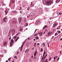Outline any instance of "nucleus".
<instances>
[{
    "mask_svg": "<svg viewBox=\"0 0 62 62\" xmlns=\"http://www.w3.org/2000/svg\"><path fill=\"white\" fill-rule=\"evenodd\" d=\"M8 21V19L6 17H5L3 19V22H6Z\"/></svg>",
    "mask_w": 62,
    "mask_h": 62,
    "instance_id": "obj_1",
    "label": "nucleus"
},
{
    "mask_svg": "<svg viewBox=\"0 0 62 62\" xmlns=\"http://www.w3.org/2000/svg\"><path fill=\"white\" fill-rule=\"evenodd\" d=\"M52 2V1H48L47 2V6H50V5H51L52 4V3H51Z\"/></svg>",
    "mask_w": 62,
    "mask_h": 62,
    "instance_id": "obj_2",
    "label": "nucleus"
},
{
    "mask_svg": "<svg viewBox=\"0 0 62 62\" xmlns=\"http://www.w3.org/2000/svg\"><path fill=\"white\" fill-rule=\"evenodd\" d=\"M51 33H50V32L49 31L48 33H47V34H46L45 35L46 37H49V36H51Z\"/></svg>",
    "mask_w": 62,
    "mask_h": 62,
    "instance_id": "obj_3",
    "label": "nucleus"
},
{
    "mask_svg": "<svg viewBox=\"0 0 62 62\" xmlns=\"http://www.w3.org/2000/svg\"><path fill=\"white\" fill-rule=\"evenodd\" d=\"M46 53V51H45V50L44 51V53H43V56H42V60L43 59V58H44V56H45V53Z\"/></svg>",
    "mask_w": 62,
    "mask_h": 62,
    "instance_id": "obj_4",
    "label": "nucleus"
},
{
    "mask_svg": "<svg viewBox=\"0 0 62 62\" xmlns=\"http://www.w3.org/2000/svg\"><path fill=\"white\" fill-rule=\"evenodd\" d=\"M12 42L13 43H14V40H13L11 39V41L10 42V47H11L12 46Z\"/></svg>",
    "mask_w": 62,
    "mask_h": 62,
    "instance_id": "obj_5",
    "label": "nucleus"
},
{
    "mask_svg": "<svg viewBox=\"0 0 62 62\" xmlns=\"http://www.w3.org/2000/svg\"><path fill=\"white\" fill-rule=\"evenodd\" d=\"M56 25H57V23H55L53 24V27H54V28H55V27Z\"/></svg>",
    "mask_w": 62,
    "mask_h": 62,
    "instance_id": "obj_6",
    "label": "nucleus"
},
{
    "mask_svg": "<svg viewBox=\"0 0 62 62\" xmlns=\"http://www.w3.org/2000/svg\"><path fill=\"white\" fill-rule=\"evenodd\" d=\"M11 32H12L13 34L15 33V30L14 29H12L11 30Z\"/></svg>",
    "mask_w": 62,
    "mask_h": 62,
    "instance_id": "obj_7",
    "label": "nucleus"
},
{
    "mask_svg": "<svg viewBox=\"0 0 62 62\" xmlns=\"http://www.w3.org/2000/svg\"><path fill=\"white\" fill-rule=\"evenodd\" d=\"M14 2V0H11L10 4L11 5L12 4H13Z\"/></svg>",
    "mask_w": 62,
    "mask_h": 62,
    "instance_id": "obj_8",
    "label": "nucleus"
},
{
    "mask_svg": "<svg viewBox=\"0 0 62 62\" xmlns=\"http://www.w3.org/2000/svg\"><path fill=\"white\" fill-rule=\"evenodd\" d=\"M22 18L21 17L20 18L18 19L19 22V23H20V22H21V21H22Z\"/></svg>",
    "mask_w": 62,
    "mask_h": 62,
    "instance_id": "obj_9",
    "label": "nucleus"
},
{
    "mask_svg": "<svg viewBox=\"0 0 62 62\" xmlns=\"http://www.w3.org/2000/svg\"><path fill=\"white\" fill-rule=\"evenodd\" d=\"M47 25L45 26H44L43 28V29H46V28H47Z\"/></svg>",
    "mask_w": 62,
    "mask_h": 62,
    "instance_id": "obj_10",
    "label": "nucleus"
},
{
    "mask_svg": "<svg viewBox=\"0 0 62 62\" xmlns=\"http://www.w3.org/2000/svg\"><path fill=\"white\" fill-rule=\"evenodd\" d=\"M13 23H17L16 20H15V21H12Z\"/></svg>",
    "mask_w": 62,
    "mask_h": 62,
    "instance_id": "obj_11",
    "label": "nucleus"
},
{
    "mask_svg": "<svg viewBox=\"0 0 62 62\" xmlns=\"http://www.w3.org/2000/svg\"><path fill=\"white\" fill-rule=\"evenodd\" d=\"M5 12L6 13V14L7 15V13H8V10L7 9H6L5 11Z\"/></svg>",
    "mask_w": 62,
    "mask_h": 62,
    "instance_id": "obj_12",
    "label": "nucleus"
},
{
    "mask_svg": "<svg viewBox=\"0 0 62 62\" xmlns=\"http://www.w3.org/2000/svg\"><path fill=\"white\" fill-rule=\"evenodd\" d=\"M29 45V42H26V46H28Z\"/></svg>",
    "mask_w": 62,
    "mask_h": 62,
    "instance_id": "obj_13",
    "label": "nucleus"
},
{
    "mask_svg": "<svg viewBox=\"0 0 62 62\" xmlns=\"http://www.w3.org/2000/svg\"><path fill=\"white\" fill-rule=\"evenodd\" d=\"M42 34H43V32H40L38 33V34H40V36H42Z\"/></svg>",
    "mask_w": 62,
    "mask_h": 62,
    "instance_id": "obj_14",
    "label": "nucleus"
},
{
    "mask_svg": "<svg viewBox=\"0 0 62 62\" xmlns=\"http://www.w3.org/2000/svg\"><path fill=\"white\" fill-rule=\"evenodd\" d=\"M29 51V49H27L25 50V53H27V52H28Z\"/></svg>",
    "mask_w": 62,
    "mask_h": 62,
    "instance_id": "obj_15",
    "label": "nucleus"
},
{
    "mask_svg": "<svg viewBox=\"0 0 62 62\" xmlns=\"http://www.w3.org/2000/svg\"><path fill=\"white\" fill-rule=\"evenodd\" d=\"M35 38L36 39H39V37L38 36H36L35 37Z\"/></svg>",
    "mask_w": 62,
    "mask_h": 62,
    "instance_id": "obj_16",
    "label": "nucleus"
},
{
    "mask_svg": "<svg viewBox=\"0 0 62 62\" xmlns=\"http://www.w3.org/2000/svg\"><path fill=\"white\" fill-rule=\"evenodd\" d=\"M48 59H45V60L44 61V62H48Z\"/></svg>",
    "mask_w": 62,
    "mask_h": 62,
    "instance_id": "obj_17",
    "label": "nucleus"
},
{
    "mask_svg": "<svg viewBox=\"0 0 62 62\" xmlns=\"http://www.w3.org/2000/svg\"><path fill=\"white\" fill-rule=\"evenodd\" d=\"M60 1H61V0H56V3L59 2Z\"/></svg>",
    "mask_w": 62,
    "mask_h": 62,
    "instance_id": "obj_18",
    "label": "nucleus"
},
{
    "mask_svg": "<svg viewBox=\"0 0 62 62\" xmlns=\"http://www.w3.org/2000/svg\"><path fill=\"white\" fill-rule=\"evenodd\" d=\"M57 33H58V34H60V33H61V31H57Z\"/></svg>",
    "mask_w": 62,
    "mask_h": 62,
    "instance_id": "obj_19",
    "label": "nucleus"
},
{
    "mask_svg": "<svg viewBox=\"0 0 62 62\" xmlns=\"http://www.w3.org/2000/svg\"><path fill=\"white\" fill-rule=\"evenodd\" d=\"M58 35V33L57 32H56L55 34V36H57V35Z\"/></svg>",
    "mask_w": 62,
    "mask_h": 62,
    "instance_id": "obj_20",
    "label": "nucleus"
},
{
    "mask_svg": "<svg viewBox=\"0 0 62 62\" xmlns=\"http://www.w3.org/2000/svg\"><path fill=\"white\" fill-rule=\"evenodd\" d=\"M19 37H18L16 39V40H15V41H16V42H17V41L18 40V39H19Z\"/></svg>",
    "mask_w": 62,
    "mask_h": 62,
    "instance_id": "obj_21",
    "label": "nucleus"
},
{
    "mask_svg": "<svg viewBox=\"0 0 62 62\" xmlns=\"http://www.w3.org/2000/svg\"><path fill=\"white\" fill-rule=\"evenodd\" d=\"M19 30L20 31H21L23 30L22 28H21Z\"/></svg>",
    "mask_w": 62,
    "mask_h": 62,
    "instance_id": "obj_22",
    "label": "nucleus"
},
{
    "mask_svg": "<svg viewBox=\"0 0 62 62\" xmlns=\"http://www.w3.org/2000/svg\"><path fill=\"white\" fill-rule=\"evenodd\" d=\"M42 45L44 47H45V43H44L43 44H42Z\"/></svg>",
    "mask_w": 62,
    "mask_h": 62,
    "instance_id": "obj_23",
    "label": "nucleus"
},
{
    "mask_svg": "<svg viewBox=\"0 0 62 62\" xmlns=\"http://www.w3.org/2000/svg\"><path fill=\"white\" fill-rule=\"evenodd\" d=\"M37 22H38L37 21L35 23V24H36V25H37V24H38V23Z\"/></svg>",
    "mask_w": 62,
    "mask_h": 62,
    "instance_id": "obj_24",
    "label": "nucleus"
},
{
    "mask_svg": "<svg viewBox=\"0 0 62 62\" xmlns=\"http://www.w3.org/2000/svg\"><path fill=\"white\" fill-rule=\"evenodd\" d=\"M42 51H43V49L42 48H41L40 52H42Z\"/></svg>",
    "mask_w": 62,
    "mask_h": 62,
    "instance_id": "obj_25",
    "label": "nucleus"
},
{
    "mask_svg": "<svg viewBox=\"0 0 62 62\" xmlns=\"http://www.w3.org/2000/svg\"><path fill=\"white\" fill-rule=\"evenodd\" d=\"M34 56H36V55H37V54H36V53H34Z\"/></svg>",
    "mask_w": 62,
    "mask_h": 62,
    "instance_id": "obj_26",
    "label": "nucleus"
},
{
    "mask_svg": "<svg viewBox=\"0 0 62 62\" xmlns=\"http://www.w3.org/2000/svg\"><path fill=\"white\" fill-rule=\"evenodd\" d=\"M7 42L6 41H5L4 43V44H5V45L6 44H7Z\"/></svg>",
    "mask_w": 62,
    "mask_h": 62,
    "instance_id": "obj_27",
    "label": "nucleus"
},
{
    "mask_svg": "<svg viewBox=\"0 0 62 62\" xmlns=\"http://www.w3.org/2000/svg\"><path fill=\"white\" fill-rule=\"evenodd\" d=\"M50 44L48 43V47H49V48L50 47Z\"/></svg>",
    "mask_w": 62,
    "mask_h": 62,
    "instance_id": "obj_28",
    "label": "nucleus"
},
{
    "mask_svg": "<svg viewBox=\"0 0 62 62\" xmlns=\"http://www.w3.org/2000/svg\"><path fill=\"white\" fill-rule=\"evenodd\" d=\"M26 19H25L24 20V22H26Z\"/></svg>",
    "mask_w": 62,
    "mask_h": 62,
    "instance_id": "obj_29",
    "label": "nucleus"
},
{
    "mask_svg": "<svg viewBox=\"0 0 62 62\" xmlns=\"http://www.w3.org/2000/svg\"><path fill=\"white\" fill-rule=\"evenodd\" d=\"M35 52H36V53H38V50H37V49H36Z\"/></svg>",
    "mask_w": 62,
    "mask_h": 62,
    "instance_id": "obj_30",
    "label": "nucleus"
},
{
    "mask_svg": "<svg viewBox=\"0 0 62 62\" xmlns=\"http://www.w3.org/2000/svg\"><path fill=\"white\" fill-rule=\"evenodd\" d=\"M14 58L17 59V57L16 56H14Z\"/></svg>",
    "mask_w": 62,
    "mask_h": 62,
    "instance_id": "obj_31",
    "label": "nucleus"
},
{
    "mask_svg": "<svg viewBox=\"0 0 62 62\" xmlns=\"http://www.w3.org/2000/svg\"><path fill=\"white\" fill-rule=\"evenodd\" d=\"M60 27H58L57 28V30H58V29H60Z\"/></svg>",
    "mask_w": 62,
    "mask_h": 62,
    "instance_id": "obj_32",
    "label": "nucleus"
},
{
    "mask_svg": "<svg viewBox=\"0 0 62 62\" xmlns=\"http://www.w3.org/2000/svg\"><path fill=\"white\" fill-rule=\"evenodd\" d=\"M13 12H14L15 13H16V11H14Z\"/></svg>",
    "mask_w": 62,
    "mask_h": 62,
    "instance_id": "obj_33",
    "label": "nucleus"
},
{
    "mask_svg": "<svg viewBox=\"0 0 62 62\" xmlns=\"http://www.w3.org/2000/svg\"><path fill=\"white\" fill-rule=\"evenodd\" d=\"M47 31H48V30H47V29H46L45 30V32H47Z\"/></svg>",
    "mask_w": 62,
    "mask_h": 62,
    "instance_id": "obj_34",
    "label": "nucleus"
},
{
    "mask_svg": "<svg viewBox=\"0 0 62 62\" xmlns=\"http://www.w3.org/2000/svg\"><path fill=\"white\" fill-rule=\"evenodd\" d=\"M25 24L26 26H28V24L27 23H26Z\"/></svg>",
    "mask_w": 62,
    "mask_h": 62,
    "instance_id": "obj_35",
    "label": "nucleus"
},
{
    "mask_svg": "<svg viewBox=\"0 0 62 62\" xmlns=\"http://www.w3.org/2000/svg\"><path fill=\"white\" fill-rule=\"evenodd\" d=\"M51 58H51V57H50L49 58V61H50V60H51Z\"/></svg>",
    "mask_w": 62,
    "mask_h": 62,
    "instance_id": "obj_36",
    "label": "nucleus"
},
{
    "mask_svg": "<svg viewBox=\"0 0 62 62\" xmlns=\"http://www.w3.org/2000/svg\"><path fill=\"white\" fill-rule=\"evenodd\" d=\"M47 55H48V54H46L45 55V58H46V56H47Z\"/></svg>",
    "mask_w": 62,
    "mask_h": 62,
    "instance_id": "obj_37",
    "label": "nucleus"
},
{
    "mask_svg": "<svg viewBox=\"0 0 62 62\" xmlns=\"http://www.w3.org/2000/svg\"><path fill=\"white\" fill-rule=\"evenodd\" d=\"M19 10H22V7H20V9H19Z\"/></svg>",
    "mask_w": 62,
    "mask_h": 62,
    "instance_id": "obj_38",
    "label": "nucleus"
},
{
    "mask_svg": "<svg viewBox=\"0 0 62 62\" xmlns=\"http://www.w3.org/2000/svg\"><path fill=\"white\" fill-rule=\"evenodd\" d=\"M54 61H55V57H54Z\"/></svg>",
    "mask_w": 62,
    "mask_h": 62,
    "instance_id": "obj_39",
    "label": "nucleus"
},
{
    "mask_svg": "<svg viewBox=\"0 0 62 62\" xmlns=\"http://www.w3.org/2000/svg\"><path fill=\"white\" fill-rule=\"evenodd\" d=\"M22 49H23V48L21 47V49H20L21 51H22Z\"/></svg>",
    "mask_w": 62,
    "mask_h": 62,
    "instance_id": "obj_40",
    "label": "nucleus"
},
{
    "mask_svg": "<svg viewBox=\"0 0 62 62\" xmlns=\"http://www.w3.org/2000/svg\"><path fill=\"white\" fill-rule=\"evenodd\" d=\"M46 34V32L45 31H44L43 33V34L45 35Z\"/></svg>",
    "mask_w": 62,
    "mask_h": 62,
    "instance_id": "obj_41",
    "label": "nucleus"
},
{
    "mask_svg": "<svg viewBox=\"0 0 62 62\" xmlns=\"http://www.w3.org/2000/svg\"><path fill=\"white\" fill-rule=\"evenodd\" d=\"M37 35H38L37 34H35L33 36L34 37H35V36Z\"/></svg>",
    "mask_w": 62,
    "mask_h": 62,
    "instance_id": "obj_42",
    "label": "nucleus"
},
{
    "mask_svg": "<svg viewBox=\"0 0 62 62\" xmlns=\"http://www.w3.org/2000/svg\"><path fill=\"white\" fill-rule=\"evenodd\" d=\"M11 39V36H10L9 38V40H10Z\"/></svg>",
    "mask_w": 62,
    "mask_h": 62,
    "instance_id": "obj_43",
    "label": "nucleus"
},
{
    "mask_svg": "<svg viewBox=\"0 0 62 62\" xmlns=\"http://www.w3.org/2000/svg\"><path fill=\"white\" fill-rule=\"evenodd\" d=\"M31 7H32V6H33V4H32V3H31Z\"/></svg>",
    "mask_w": 62,
    "mask_h": 62,
    "instance_id": "obj_44",
    "label": "nucleus"
},
{
    "mask_svg": "<svg viewBox=\"0 0 62 62\" xmlns=\"http://www.w3.org/2000/svg\"><path fill=\"white\" fill-rule=\"evenodd\" d=\"M15 38V39H16V37H13V39H14Z\"/></svg>",
    "mask_w": 62,
    "mask_h": 62,
    "instance_id": "obj_45",
    "label": "nucleus"
},
{
    "mask_svg": "<svg viewBox=\"0 0 62 62\" xmlns=\"http://www.w3.org/2000/svg\"><path fill=\"white\" fill-rule=\"evenodd\" d=\"M62 14V13H59V15H61Z\"/></svg>",
    "mask_w": 62,
    "mask_h": 62,
    "instance_id": "obj_46",
    "label": "nucleus"
},
{
    "mask_svg": "<svg viewBox=\"0 0 62 62\" xmlns=\"http://www.w3.org/2000/svg\"><path fill=\"white\" fill-rule=\"evenodd\" d=\"M10 59H11V58H9L8 59V60H9V61H10Z\"/></svg>",
    "mask_w": 62,
    "mask_h": 62,
    "instance_id": "obj_47",
    "label": "nucleus"
},
{
    "mask_svg": "<svg viewBox=\"0 0 62 62\" xmlns=\"http://www.w3.org/2000/svg\"><path fill=\"white\" fill-rule=\"evenodd\" d=\"M23 44H22V46H21V48H23Z\"/></svg>",
    "mask_w": 62,
    "mask_h": 62,
    "instance_id": "obj_48",
    "label": "nucleus"
},
{
    "mask_svg": "<svg viewBox=\"0 0 62 62\" xmlns=\"http://www.w3.org/2000/svg\"><path fill=\"white\" fill-rule=\"evenodd\" d=\"M37 45V44L36 43H35L34 44V45L36 46Z\"/></svg>",
    "mask_w": 62,
    "mask_h": 62,
    "instance_id": "obj_49",
    "label": "nucleus"
},
{
    "mask_svg": "<svg viewBox=\"0 0 62 62\" xmlns=\"http://www.w3.org/2000/svg\"><path fill=\"white\" fill-rule=\"evenodd\" d=\"M39 43H37V45H39Z\"/></svg>",
    "mask_w": 62,
    "mask_h": 62,
    "instance_id": "obj_50",
    "label": "nucleus"
},
{
    "mask_svg": "<svg viewBox=\"0 0 62 62\" xmlns=\"http://www.w3.org/2000/svg\"><path fill=\"white\" fill-rule=\"evenodd\" d=\"M2 6H4L5 5V4H4V3H3L2 4Z\"/></svg>",
    "mask_w": 62,
    "mask_h": 62,
    "instance_id": "obj_51",
    "label": "nucleus"
},
{
    "mask_svg": "<svg viewBox=\"0 0 62 62\" xmlns=\"http://www.w3.org/2000/svg\"><path fill=\"white\" fill-rule=\"evenodd\" d=\"M59 59V58H58L57 60V61H58V60Z\"/></svg>",
    "mask_w": 62,
    "mask_h": 62,
    "instance_id": "obj_52",
    "label": "nucleus"
},
{
    "mask_svg": "<svg viewBox=\"0 0 62 62\" xmlns=\"http://www.w3.org/2000/svg\"><path fill=\"white\" fill-rule=\"evenodd\" d=\"M27 10H29V8H28L27 9Z\"/></svg>",
    "mask_w": 62,
    "mask_h": 62,
    "instance_id": "obj_53",
    "label": "nucleus"
},
{
    "mask_svg": "<svg viewBox=\"0 0 62 62\" xmlns=\"http://www.w3.org/2000/svg\"><path fill=\"white\" fill-rule=\"evenodd\" d=\"M31 57V58H33V56L32 55Z\"/></svg>",
    "mask_w": 62,
    "mask_h": 62,
    "instance_id": "obj_54",
    "label": "nucleus"
},
{
    "mask_svg": "<svg viewBox=\"0 0 62 62\" xmlns=\"http://www.w3.org/2000/svg\"><path fill=\"white\" fill-rule=\"evenodd\" d=\"M57 57V56H55V59H56Z\"/></svg>",
    "mask_w": 62,
    "mask_h": 62,
    "instance_id": "obj_55",
    "label": "nucleus"
},
{
    "mask_svg": "<svg viewBox=\"0 0 62 62\" xmlns=\"http://www.w3.org/2000/svg\"><path fill=\"white\" fill-rule=\"evenodd\" d=\"M34 59H36V56H34Z\"/></svg>",
    "mask_w": 62,
    "mask_h": 62,
    "instance_id": "obj_56",
    "label": "nucleus"
},
{
    "mask_svg": "<svg viewBox=\"0 0 62 62\" xmlns=\"http://www.w3.org/2000/svg\"><path fill=\"white\" fill-rule=\"evenodd\" d=\"M58 36V37H60V36H61V35H59Z\"/></svg>",
    "mask_w": 62,
    "mask_h": 62,
    "instance_id": "obj_57",
    "label": "nucleus"
},
{
    "mask_svg": "<svg viewBox=\"0 0 62 62\" xmlns=\"http://www.w3.org/2000/svg\"><path fill=\"white\" fill-rule=\"evenodd\" d=\"M34 47H36V45H34Z\"/></svg>",
    "mask_w": 62,
    "mask_h": 62,
    "instance_id": "obj_58",
    "label": "nucleus"
},
{
    "mask_svg": "<svg viewBox=\"0 0 62 62\" xmlns=\"http://www.w3.org/2000/svg\"><path fill=\"white\" fill-rule=\"evenodd\" d=\"M60 54H61V51H60Z\"/></svg>",
    "mask_w": 62,
    "mask_h": 62,
    "instance_id": "obj_59",
    "label": "nucleus"
},
{
    "mask_svg": "<svg viewBox=\"0 0 62 62\" xmlns=\"http://www.w3.org/2000/svg\"><path fill=\"white\" fill-rule=\"evenodd\" d=\"M32 50H34V48H32Z\"/></svg>",
    "mask_w": 62,
    "mask_h": 62,
    "instance_id": "obj_60",
    "label": "nucleus"
},
{
    "mask_svg": "<svg viewBox=\"0 0 62 62\" xmlns=\"http://www.w3.org/2000/svg\"><path fill=\"white\" fill-rule=\"evenodd\" d=\"M52 38L53 39H54V36H53L52 37Z\"/></svg>",
    "mask_w": 62,
    "mask_h": 62,
    "instance_id": "obj_61",
    "label": "nucleus"
},
{
    "mask_svg": "<svg viewBox=\"0 0 62 62\" xmlns=\"http://www.w3.org/2000/svg\"><path fill=\"white\" fill-rule=\"evenodd\" d=\"M5 45H6L5 44H4L3 45V46H5Z\"/></svg>",
    "mask_w": 62,
    "mask_h": 62,
    "instance_id": "obj_62",
    "label": "nucleus"
},
{
    "mask_svg": "<svg viewBox=\"0 0 62 62\" xmlns=\"http://www.w3.org/2000/svg\"><path fill=\"white\" fill-rule=\"evenodd\" d=\"M60 40H62V38H61L60 39Z\"/></svg>",
    "mask_w": 62,
    "mask_h": 62,
    "instance_id": "obj_63",
    "label": "nucleus"
},
{
    "mask_svg": "<svg viewBox=\"0 0 62 62\" xmlns=\"http://www.w3.org/2000/svg\"><path fill=\"white\" fill-rule=\"evenodd\" d=\"M25 62H27V61H25Z\"/></svg>",
    "mask_w": 62,
    "mask_h": 62,
    "instance_id": "obj_64",
    "label": "nucleus"
}]
</instances>
